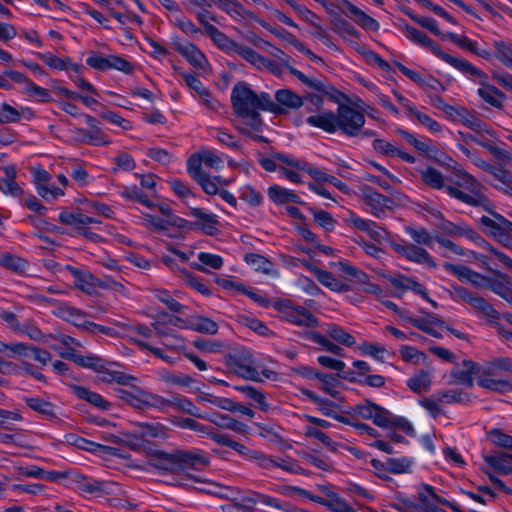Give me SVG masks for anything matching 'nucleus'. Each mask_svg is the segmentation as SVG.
Returning <instances> with one entry per match:
<instances>
[{"label":"nucleus","instance_id":"f257e3e1","mask_svg":"<svg viewBox=\"0 0 512 512\" xmlns=\"http://www.w3.org/2000/svg\"><path fill=\"white\" fill-rule=\"evenodd\" d=\"M306 123L330 134L341 132L347 137H357L365 125V116L352 106L339 105L336 113L321 111L307 117Z\"/></svg>","mask_w":512,"mask_h":512},{"label":"nucleus","instance_id":"f03ea898","mask_svg":"<svg viewBox=\"0 0 512 512\" xmlns=\"http://www.w3.org/2000/svg\"><path fill=\"white\" fill-rule=\"evenodd\" d=\"M443 268L450 274L456 276L460 281L470 283L476 288H488L494 294L511 304L512 302V281L499 271H493L494 277H486L467 266L445 262Z\"/></svg>","mask_w":512,"mask_h":512},{"label":"nucleus","instance_id":"7ed1b4c3","mask_svg":"<svg viewBox=\"0 0 512 512\" xmlns=\"http://www.w3.org/2000/svg\"><path fill=\"white\" fill-rule=\"evenodd\" d=\"M263 96H268V93L257 94L245 82L236 83L231 92L234 112L256 131L262 125L259 111H267Z\"/></svg>","mask_w":512,"mask_h":512},{"label":"nucleus","instance_id":"20e7f679","mask_svg":"<svg viewBox=\"0 0 512 512\" xmlns=\"http://www.w3.org/2000/svg\"><path fill=\"white\" fill-rule=\"evenodd\" d=\"M450 167L453 169L454 176L451 181L454 185L447 186L446 193L467 205L481 206L486 211H490L491 202L483 193V185L475 177L459 168L456 163L451 164Z\"/></svg>","mask_w":512,"mask_h":512},{"label":"nucleus","instance_id":"39448f33","mask_svg":"<svg viewBox=\"0 0 512 512\" xmlns=\"http://www.w3.org/2000/svg\"><path fill=\"white\" fill-rule=\"evenodd\" d=\"M451 375L456 381L467 387H473L476 378L477 385L486 390L498 393L512 391V380L486 377L483 365L473 361H463V368L452 370Z\"/></svg>","mask_w":512,"mask_h":512},{"label":"nucleus","instance_id":"423d86ee","mask_svg":"<svg viewBox=\"0 0 512 512\" xmlns=\"http://www.w3.org/2000/svg\"><path fill=\"white\" fill-rule=\"evenodd\" d=\"M456 70L478 82L480 87L477 93L483 101L495 108L502 107L505 94L497 87L488 83V75L484 71L474 66L466 59H463L456 67Z\"/></svg>","mask_w":512,"mask_h":512},{"label":"nucleus","instance_id":"0eeeda50","mask_svg":"<svg viewBox=\"0 0 512 512\" xmlns=\"http://www.w3.org/2000/svg\"><path fill=\"white\" fill-rule=\"evenodd\" d=\"M174 454L176 474H179V484L188 486L190 482L199 479L188 473L189 469H197L209 464V459L198 451H176Z\"/></svg>","mask_w":512,"mask_h":512},{"label":"nucleus","instance_id":"6e6552de","mask_svg":"<svg viewBox=\"0 0 512 512\" xmlns=\"http://www.w3.org/2000/svg\"><path fill=\"white\" fill-rule=\"evenodd\" d=\"M274 307L279 317L292 325L306 328H314L318 325V320L309 310L303 306L295 305L289 300L278 301Z\"/></svg>","mask_w":512,"mask_h":512},{"label":"nucleus","instance_id":"1a4fd4ad","mask_svg":"<svg viewBox=\"0 0 512 512\" xmlns=\"http://www.w3.org/2000/svg\"><path fill=\"white\" fill-rule=\"evenodd\" d=\"M132 390L118 389L117 395L125 403L137 409L154 408L158 409L164 403V397L151 393L142 388L130 385Z\"/></svg>","mask_w":512,"mask_h":512},{"label":"nucleus","instance_id":"9d476101","mask_svg":"<svg viewBox=\"0 0 512 512\" xmlns=\"http://www.w3.org/2000/svg\"><path fill=\"white\" fill-rule=\"evenodd\" d=\"M275 101L268 96H263L267 111L273 114H286L297 110L304 104V99L290 89H279L274 95Z\"/></svg>","mask_w":512,"mask_h":512},{"label":"nucleus","instance_id":"9b49d317","mask_svg":"<svg viewBox=\"0 0 512 512\" xmlns=\"http://www.w3.org/2000/svg\"><path fill=\"white\" fill-rule=\"evenodd\" d=\"M346 413L351 418L372 420L376 426L381 428L390 423L389 411L369 400L350 407Z\"/></svg>","mask_w":512,"mask_h":512},{"label":"nucleus","instance_id":"f8f14e48","mask_svg":"<svg viewBox=\"0 0 512 512\" xmlns=\"http://www.w3.org/2000/svg\"><path fill=\"white\" fill-rule=\"evenodd\" d=\"M491 216H482L479 218V224L481 226L482 231L488 235L489 237H492L494 240H496L501 245H507L508 237H506V224L507 219L495 212L493 210V204L491 203V206H489Z\"/></svg>","mask_w":512,"mask_h":512},{"label":"nucleus","instance_id":"ddd939ff","mask_svg":"<svg viewBox=\"0 0 512 512\" xmlns=\"http://www.w3.org/2000/svg\"><path fill=\"white\" fill-rule=\"evenodd\" d=\"M361 200L364 210L377 218H381L393 205L392 199L369 187L362 190Z\"/></svg>","mask_w":512,"mask_h":512},{"label":"nucleus","instance_id":"4468645a","mask_svg":"<svg viewBox=\"0 0 512 512\" xmlns=\"http://www.w3.org/2000/svg\"><path fill=\"white\" fill-rule=\"evenodd\" d=\"M188 172L202 187L205 193L215 195L219 193V186H225L228 182L221 176L210 177L202 169H199L195 160L188 165Z\"/></svg>","mask_w":512,"mask_h":512},{"label":"nucleus","instance_id":"2eb2a0df","mask_svg":"<svg viewBox=\"0 0 512 512\" xmlns=\"http://www.w3.org/2000/svg\"><path fill=\"white\" fill-rule=\"evenodd\" d=\"M457 121L476 132L479 135L477 139H486V136L496 138L495 130L465 108H460ZM471 139L474 141L475 138Z\"/></svg>","mask_w":512,"mask_h":512},{"label":"nucleus","instance_id":"dca6fc26","mask_svg":"<svg viewBox=\"0 0 512 512\" xmlns=\"http://www.w3.org/2000/svg\"><path fill=\"white\" fill-rule=\"evenodd\" d=\"M105 439L113 443L122 442L124 445H126L133 451L145 452L146 455H148V451L152 449L149 445L148 440L143 438V436L139 433V430L135 425L131 431L123 432L121 438L115 435H109L105 437Z\"/></svg>","mask_w":512,"mask_h":512},{"label":"nucleus","instance_id":"f3484780","mask_svg":"<svg viewBox=\"0 0 512 512\" xmlns=\"http://www.w3.org/2000/svg\"><path fill=\"white\" fill-rule=\"evenodd\" d=\"M404 319L415 328L435 338L442 337L441 333H439L436 328L446 327V323L434 314H426L422 317L406 316Z\"/></svg>","mask_w":512,"mask_h":512},{"label":"nucleus","instance_id":"a211bd4d","mask_svg":"<svg viewBox=\"0 0 512 512\" xmlns=\"http://www.w3.org/2000/svg\"><path fill=\"white\" fill-rule=\"evenodd\" d=\"M470 306L479 319L484 320L495 329L501 323L503 314L498 312L492 304L483 297L477 296Z\"/></svg>","mask_w":512,"mask_h":512},{"label":"nucleus","instance_id":"6ab92c4d","mask_svg":"<svg viewBox=\"0 0 512 512\" xmlns=\"http://www.w3.org/2000/svg\"><path fill=\"white\" fill-rule=\"evenodd\" d=\"M304 266L308 268L316 277V279L326 288L333 292L343 293L350 290V286L337 279L331 272L316 267L308 262H304Z\"/></svg>","mask_w":512,"mask_h":512},{"label":"nucleus","instance_id":"aec40b11","mask_svg":"<svg viewBox=\"0 0 512 512\" xmlns=\"http://www.w3.org/2000/svg\"><path fill=\"white\" fill-rule=\"evenodd\" d=\"M176 50L196 69L207 71L209 63L206 56L191 42H182L176 45Z\"/></svg>","mask_w":512,"mask_h":512},{"label":"nucleus","instance_id":"412c9836","mask_svg":"<svg viewBox=\"0 0 512 512\" xmlns=\"http://www.w3.org/2000/svg\"><path fill=\"white\" fill-rule=\"evenodd\" d=\"M169 408L185 412L200 419L206 417V413H201L200 410L188 398L181 395H176L171 398H164V403L161 407H159V410L165 412Z\"/></svg>","mask_w":512,"mask_h":512},{"label":"nucleus","instance_id":"4be33fe9","mask_svg":"<svg viewBox=\"0 0 512 512\" xmlns=\"http://www.w3.org/2000/svg\"><path fill=\"white\" fill-rule=\"evenodd\" d=\"M443 39L450 40L458 47L465 49L479 57H482L485 60H491L493 58V53L491 51L480 48L477 42L471 40L470 38L464 35H459L453 32H447L443 36Z\"/></svg>","mask_w":512,"mask_h":512},{"label":"nucleus","instance_id":"5701e85b","mask_svg":"<svg viewBox=\"0 0 512 512\" xmlns=\"http://www.w3.org/2000/svg\"><path fill=\"white\" fill-rule=\"evenodd\" d=\"M58 220L64 225L72 226L77 234L84 231V228L92 224L100 223L99 220L93 217H89L83 213L70 212L68 210L61 211Z\"/></svg>","mask_w":512,"mask_h":512},{"label":"nucleus","instance_id":"b1692460","mask_svg":"<svg viewBox=\"0 0 512 512\" xmlns=\"http://www.w3.org/2000/svg\"><path fill=\"white\" fill-rule=\"evenodd\" d=\"M391 285L398 290L399 292H405L408 290L413 291L416 294L423 296L426 300H428L434 306L436 303L428 298L426 288L420 284L419 282L405 276V275H396L388 277Z\"/></svg>","mask_w":512,"mask_h":512},{"label":"nucleus","instance_id":"393cba45","mask_svg":"<svg viewBox=\"0 0 512 512\" xmlns=\"http://www.w3.org/2000/svg\"><path fill=\"white\" fill-rule=\"evenodd\" d=\"M231 367L238 376L244 379L262 381V378H260L259 367L254 364L251 357L234 359L231 363Z\"/></svg>","mask_w":512,"mask_h":512},{"label":"nucleus","instance_id":"a878e982","mask_svg":"<svg viewBox=\"0 0 512 512\" xmlns=\"http://www.w3.org/2000/svg\"><path fill=\"white\" fill-rule=\"evenodd\" d=\"M203 419L208 420L215 424L216 426L223 428V429H229L234 432H237L239 434H247L249 431V428L246 424L230 417L226 414H208L206 413V417Z\"/></svg>","mask_w":512,"mask_h":512},{"label":"nucleus","instance_id":"bb28decb","mask_svg":"<svg viewBox=\"0 0 512 512\" xmlns=\"http://www.w3.org/2000/svg\"><path fill=\"white\" fill-rule=\"evenodd\" d=\"M341 3L346 7L353 17L354 22L363 29L378 31L380 28L379 22L373 17L369 16L363 10L349 2L348 0H341Z\"/></svg>","mask_w":512,"mask_h":512},{"label":"nucleus","instance_id":"cd10ccee","mask_svg":"<svg viewBox=\"0 0 512 512\" xmlns=\"http://www.w3.org/2000/svg\"><path fill=\"white\" fill-rule=\"evenodd\" d=\"M341 3L346 7L353 17L354 22L363 29L378 31L380 28L379 22L373 17L369 16L363 10L349 2L348 0H341Z\"/></svg>","mask_w":512,"mask_h":512},{"label":"nucleus","instance_id":"c85d7f7f","mask_svg":"<svg viewBox=\"0 0 512 512\" xmlns=\"http://www.w3.org/2000/svg\"><path fill=\"white\" fill-rule=\"evenodd\" d=\"M10 353L11 355L32 357L42 365H46L51 360L49 352L35 346H28L24 343H13L10 347Z\"/></svg>","mask_w":512,"mask_h":512},{"label":"nucleus","instance_id":"c756f323","mask_svg":"<svg viewBox=\"0 0 512 512\" xmlns=\"http://www.w3.org/2000/svg\"><path fill=\"white\" fill-rule=\"evenodd\" d=\"M195 160L197 163V166L199 169H201L202 165H205L209 168H212L214 170H221L224 168V160L222 157L215 152L214 150L210 149H203L199 151L197 154L193 155L189 158L187 166Z\"/></svg>","mask_w":512,"mask_h":512},{"label":"nucleus","instance_id":"7c9ffc66","mask_svg":"<svg viewBox=\"0 0 512 512\" xmlns=\"http://www.w3.org/2000/svg\"><path fill=\"white\" fill-rule=\"evenodd\" d=\"M96 373L99 380L104 383L115 382L120 385H132V382L136 381V378L131 375L110 369L104 360L101 363V368L97 369Z\"/></svg>","mask_w":512,"mask_h":512},{"label":"nucleus","instance_id":"2f4dec72","mask_svg":"<svg viewBox=\"0 0 512 512\" xmlns=\"http://www.w3.org/2000/svg\"><path fill=\"white\" fill-rule=\"evenodd\" d=\"M268 197L276 204L282 205L286 203L302 204L299 195L294 191L281 187L277 184L271 185L267 190Z\"/></svg>","mask_w":512,"mask_h":512},{"label":"nucleus","instance_id":"473e14b6","mask_svg":"<svg viewBox=\"0 0 512 512\" xmlns=\"http://www.w3.org/2000/svg\"><path fill=\"white\" fill-rule=\"evenodd\" d=\"M149 463L155 468L171 473H176L174 454L166 453L162 450H149Z\"/></svg>","mask_w":512,"mask_h":512},{"label":"nucleus","instance_id":"72a5a7b5","mask_svg":"<svg viewBox=\"0 0 512 512\" xmlns=\"http://www.w3.org/2000/svg\"><path fill=\"white\" fill-rule=\"evenodd\" d=\"M417 45L428 49L436 57L443 60L444 62H446L455 69L463 61V58H457L444 52L440 48V46L437 43H435L431 38H429L426 34L422 36L421 41H419Z\"/></svg>","mask_w":512,"mask_h":512},{"label":"nucleus","instance_id":"f704fd0d","mask_svg":"<svg viewBox=\"0 0 512 512\" xmlns=\"http://www.w3.org/2000/svg\"><path fill=\"white\" fill-rule=\"evenodd\" d=\"M245 261L256 271L262 272L263 274L273 278L279 277V272L275 265L262 255L249 253L245 256Z\"/></svg>","mask_w":512,"mask_h":512},{"label":"nucleus","instance_id":"c9c22d12","mask_svg":"<svg viewBox=\"0 0 512 512\" xmlns=\"http://www.w3.org/2000/svg\"><path fill=\"white\" fill-rule=\"evenodd\" d=\"M484 461L491 468L503 475L512 473V454L501 452L492 455H485Z\"/></svg>","mask_w":512,"mask_h":512},{"label":"nucleus","instance_id":"e433bc0d","mask_svg":"<svg viewBox=\"0 0 512 512\" xmlns=\"http://www.w3.org/2000/svg\"><path fill=\"white\" fill-rule=\"evenodd\" d=\"M41 60L50 68L55 70H68L71 69L77 74H80L82 71V66L76 63L71 62L70 58H60L51 53H45L40 56Z\"/></svg>","mask_w":512,"mask_h":512},{"label":"nucleus","instance_id":"4c0bfd02","mask_svg":"<svg viewBox=\"0 0 512 512\" xmlns=\"http://www.w3.org/2000/svg\"><path fill=\"white\" fill-rule=\"evenodd\" d=\"M190 215L199 221V226L205 234L214 235L218 231L216 215L204 212L199 208H191Z\"/></svg>","mask_w":512,"mask_h":512},{"label":"nucleus","instance_id":"58836bf2","mask_svg":"<svg viewBox=\"0 0 512 512\" xmlns=\"http://www.w3.org/2000/svg\"><path fill=\"white\" fill-rule=\"evenodd\" d=\"M486 377L497 378L498 372L512 374V359L509 357H498L483 364Z\"/></svg>","mask_w":512,"mask_h":512},{"label":"nucleus","instance_id":"ea45409f","mask_svg":"<svg viewBox=\"0 0 512 512\" xmlns=\"http://www.w3.org/2000/svg\"><path fill=\"white\" fill-rule=\"evenodd\" d=\"M421 180L427 186L435 190H445L448 186L444 175L434 167H427L419 171Z\"/></svg>","mask_w":512,"mask_h":512},{"label":"nucleus","instance_id":"a19ab883","mask_svg":"<svg viewBox=\"0 0 512 512\" xmlns=\"http://www.w3.org/2000/svg\"><path fill=\"white\" fill-rule=\"evenodd\" d=\"M433 370H422L407 380V386L416 393L426 392L431 388Z\"/></svg>","mask_w":512,"mask_h":512},{"label":"nucleus","instance_id":"79ce46f5","mask_svg":"<svg viewBox=\"0 0 512 512\" xmlns=\"http://www.w3.org/2000/svg\"><path fill=\"white\" fill-rule=\"evenodd\" d=\"M135 426L144 439H165L167 438V428L159 422H139Z\"/></svg>","mask_w":512,"mask_h":512},{"label":"nucleus","instance_id":"37998d69","mask_svg":"<svg viewBox=\"0 0 512 512\" xmlns=\"http://www.w3.org/2000/svg\"><path fill=\"white\" fill-rule=\"evenodd\" d=\"M197 258L200 263H192L191 267L198 271L204 272V273L208 272L206 267H210L212 269L218 270L224 264L223 258L217 254H212V253H208V252H200L197 254Z\"/></svg>","mask_w":512,"mask_h":512},{"label":"nucleus","instance_id":"c03bdc74","mask_svg":"<svg viewBox=\"0 0 512 512\" xmlns=\"http://www.w3.org/2000/svg\"><path fill=\"white\" fill-rule=\"evenodd\" d=\"M74 280L75 286L86 293H92L97 287L98 279L95 278L91 273L79 270L77 268L70 269Z\"/></svg>","mask_w":512,"mask_h":512},{"label":"nucleus","instance_id":"a18cd8bd","mask_svg":"<svg viewBox=\"0 0 512 512\" xmlns=\"http://www.w3.org/2000/svg\"><path fill=\"white\" fill-rule=\"evenodd\" d=\"M5 176L0 178V190L5 194L18 196L22 193L21 188L16 183V170L13 166H6L4 168Z\"/></svg>","mask_w":512,"mask_h":512},{"label":"nucleus","instance_id":"49530a36","mask_svg":"<svg viewBox=\"0 0 512 512\" xmlns=\"http://www.w3.org/2000/svg\"><path fill=\"white\" fill-rule=\"evenodd\" d=\"M73 392L78 398L86 400L97 408L102 410H108L110 408V404L101 395L92 392L85 387L74 386Z\"/></svg>","mask_w":512,"mask_h":512},{"label":"nucleus","instance_id":"de8ad7c7","mask_svg":"<svg viewBox=\"0 0 512 512\" xmlns=\"http://www.w3.org/2000/svg\"><path fill=\"white\" fill-rule=\"evenodd\" d=\"M60 356L66 359H70L84 368L93 369L95 372L97 369L101 368V363L103 361L100 357L96 355L83 356L68 351L60 352Z\"/></svg>","mask_w":512,"mask_h":512},{"label":"nucleus","instance_id":"09e8293b","mask_svg":"<svg viewBox=\"0 0 512 512\" xmlns=\"http://www.w3.org/2000/svg\"><path fill=\"white\" fill-rule=\"evenodd\" d=\"M495 53L493 57L498 59L505 67L512 70V43L504 40H494Z\"/></svg>","mask_w":512,"mask_h":512},{"label":"nucleus","instance_id":"8fccbe9b","mask_svg":"<svg viewBox=\"0 0 512 512\" xmlns=\"http://www.w3.org/2000/svg\"><path fill=\"white\" fill-rule=\"evenodd\" d=\"M58 315L61 318H63L64 320L72 323L73 325H75L77 327H81L85 330H86V327L89 322L85 319L84 314L80 310H78L72 306H69V305L61 306L59 308Z\"/></svg>","mask_w":512,"mask_h":512},{"label":"nucleus","instance_id":"3c124183","mask_svg":"<svg viewBox=\"0 0 512 512\" xmlns=\"http://www.w3.org/2000/svg\"><path fill=\"white\" fill-rule=\"evenodd\" d=\"M190 329L199 333L214 335L218 331V325L207 317L197 315L190 318Z\"/></svg>","mask_w":512,"mask_h":512},{"label":"nucleus","instance_id":"603ef678","mask_svg":"<svg viewBox=\"0 0 512 512\" xmlns=\"http://www.w3.org/2000/svg\"><path fill=\"white\" fill-rule=\"evenodd\" d=\"M234 388L248 399L254 401L262 411H267L269 409V404L267 403L265 394L262 391L251 385L235 386Z\"/></svg>","mask_w":512,"mask_h":512},{"label":"nucleus","instance_id":"864d4df0","mask_svg":"<svg viewBox=\"0 0 512 512\" xmlns=\"http://www.w3.org/2000/svg\"><path fill=\"white\" fill-rule=\"evenodd\" d=\"M406 258L418 264L427 265L433 268L436 267L433 258L425 249L411 243L408 247Z\"/></svg>","mask_w":512,"mask_h":512},{"label":"nucleus","instance_id":"5fc2aeb1","mask_svg":"<svg viewBox=\"0 0 512 512\" xmlns=\"http://www.w3.org/2000/svg\"><path fill=\"white\" fill-rule=\"evenodd\" d=\"M26 404L34 411L45 415L49 419L56 418V407L39 397H31L26 399Z\"/></svg>","mask_w":512,"mask_h":512},{"label":"nucleus","instance_id":"6e6d98bb","mask_svg":"<svg viewBox=\"0 0 512 512\" xmlns=\"http://www.w3.org/2000/svg\"><path fill=\"white\" fill-rule=\"evenodd\" d=\"M326 333L334 341L347 347H351L356 344L355 338L347 331H345L342 327L336 324H329L326 328Z\"/></svg>","mask_w":512,"mask_h":512},{"label":"nucleus","instance_id":"4d7b16f0","mask_svg":"<svg viewBox=\"0 0 512 512\" xmlns=\"http://www.w3.org/2000/svg\"><path fill=\"white\" fill-rule=\"evenodd\" d=\"M206 34L212 39V41L222 50L232 53L236 47L237 42L229 39L223 32H221L216 26L208 27Z\"/></svg>","mask_w":512,"mask_h":512},{"label":"nucleus","instance_id":"13d9d810","mask_svg":"<svg viewBox=\"0 0 512 512\" xmlns=\"http://www.w3.org/2000/svg\"><path fill=\"white\" fill-rule=\"evenodd\" d=\"M232 54H236L242 57L243 59L257 67L266 64V59L259 55L255 50L239 43L236 44V47L233 49Z\"/></svg>","mask_w":512,"mask_h":512},{"label":"nucleus","instance_id":"bf43d9fd","mask_svg":"<svg viewBox=\"0 0 512 512\" xmlns=\"http://www.w3.org/2000/svg\"><path fill=\"white\" fill-rule=\"evenodd\" d=\"M156 334L162 338V344L170 350H182L185 347L183 338L172 333L166 332L159 327H155Z\"/></svg>","mask_w":512,"mask_h":512},{"label":"nucleus","instance_id":"052dcab7","mask_svg":"<svg viewBox=\"0 0 512 512\" xmlns=\"http://www.w3.org/2000/svg\"><path fill=\"white\" fill-rule=\"evenodd\" d=\"M417 496L422 505V512L423 509H426L429 506H434L432 504L433 501L437 502V499H441V496L437 495L434 488L428 484H420L417 486Z\"/></svg>","mask_w":512,"mask_h":512},{"label":"nucleus","instance_id":"680f3d73","mask_svg":"<svg viewBox=\"0 0 512 512\" xmlns=\"http://www.w3.org/2000/svg\"><path fill=\"white\" fill-rule=\"evenodd\" d=\"M401 358L405 362H410L413 364H427V356L422 351L418 350L413 346L403 345L400 350Z\"/></svg>","mask_w":512,"mask_h":512},{"label":"nucleus","instance_id":"e2e57ef3","mask_svg":"<svg viewBox=\"0 0 512 512\" xmlns=\"http://www.w3.org/2000/svg\"><path fill=\"white\" fill-rule=\"evenodd\" d=\"M474 142L483 148L487 149L492 155H494L497 159L503 160L509 163L510 158L512 157V153L508 150L496 145L490 139H474Z\"/></svg>","mask_w":512,"mask_h":512},{"label":"nucleus","instance_id":"0e129e2a","mask_svg":"<svg viewBox=\"0 0 512 512\" xmlns=\"http://www.w3.org/2000/svg\"><path fill=\"white\" fill-rule=\"evenodd\" d=\"M326 508L333 512H357L350 504L335 492H327Z\"/></svg>","mask_w":512,"mask_h":512},{"label":"nucleus","instance_id":"69168bd1","mask_svg":"<svg viewBox=\"0 0 512 512\" xmlns=\"http://www.w3.org/2000/svg\"><path fill=\"white\" fill-rule=\"evenodd\" d=\"M310 213L312 214L314 221L326 231H332L335 228L337 221L331 213L316 208H310Z\"/></svg>","mask_w":512,"mask_h":512},{"label":"nucleus","instance_id":"338daca9","mask_svg":"<svg viewBox=\"0 0 512 512\" xmlns=\"http://www.w3.org/2000/svg\"><path fill=\"white\" fill-rule=\"evenodd\" d=\"M25 112L30 113V110L26 108L19 111L7 103H2L0 105V123L7 124L18 122L21 118V115Z\"/></svg>","mask_w":512,"mask_h":512},{"label":"nucleus","instance_id":"774afa93","mask_svg":"<svg viewBox=\"0 0 512 512\" xmlns=\"http://www.w3.org/2000/svg\"><path fill=\"white\" fill-rule=\"evenodd\" d=\"M23 92L30 98L42 103L50 102L51 96L47 89L40 87L33 83L31 80L26 87H23Z\"/></svg>","mask_w":512,"mask_h":512}]
</instances>
